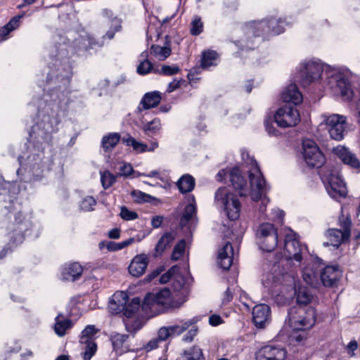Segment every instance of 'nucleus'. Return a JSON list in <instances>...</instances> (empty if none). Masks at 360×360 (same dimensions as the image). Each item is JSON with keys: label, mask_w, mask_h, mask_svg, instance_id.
Returning <instances> with one entry per match:
<instances>
[{"label": "nucleus", "mask_w": 360, "mask_h": 360, "mask_svg": "<svg viewBox=\"0 0 360 360\" xmlns=\"http://www.w3.org/2000/svg\"><path fill=\"white\" fill-rule=\"evenodd\" d=\"M342 276V272L336 266H327L320 272V278L325 286H333Z\"/></svg>", "instance_id": "17"}, {"label": "nucleus", "mask_w": 360, "mask_h": 360, "mask_svg": "<svg viewBox=\"0 0 360 360\" xmlns=\"http://www.w3.org/2000/svg\"><path fill=\"white\" fill-rule=\"evenodd\" d=\"M135 240L134 238H129L124 241L116 243L114 241H108L106 243V248L109 251H117L120 250L134 243Z\"/></svg>", "instance_id": "47"}, {"label": "nucleus", "mask_w": 360, "mask_h": 360, "mask_svg": "<svg viewBox=\"0 0 360 360\" xmlns=\"http://www.w3.org/2000/svg\"><path fill=\"white\" fill-rule=\"evenodd\" d=\"M223 323H224L223 319H221V317L219 315L212 314L209 317V323L212 326H217Z\"/></svg>", "instance_id": "62"}, {"label": "nucleus", "mask_w": 360, "mask_h": 360, "mask_svg": "<svg viewBox=\"0 0 360 360\" xmlns=\"http://www.w3.org/2000/svg\"><path fill=\"white\" fill-rule=\"evenodd\" d=\"M287 349L282 345L268 344L260 347L255 354L256 360H285Z\"/></svg>", "instance_id": "13"}, {"label": "nucleus", "mask_w": 360, "mask_h": 360, "mask_svg": "<svg viewBox=\"0 0 360 360\" xmlns=\"http://www.w3.org/2000/svg\"><path fill=\"white\" fill-rule=\"evenodd\" d=\"M182 82H183L182 79H173L172 82H171L168 84L167 88V92L172 93L174 91L179 89L180 87Z\"/></svg>", "instance_id": "61"}, {"label": "nucleus", "mask_w": 360, "mask_h": 360, "mask_svg": "<svg viewBox=\"0 0 360 360\" xmlns=\"http://www.w3.org/2000/svg\"><path fill=\"white\" fill-rule=\"evenodd\" d=\"M333 153L344 162V164L348 165L351 167L355 169L360 167L359 160L347 148L342 146H338L333 148Z\"/></svg>", "instance_id": "20"}, {"label": "nucleus", "mask_w": 360, "mask_h": 360, "mask_svg": "<svg viewBox=\"0 0 360 360\" xmlns=\"http://www.w3.org/2000/svg\"><path fill=\"white\" fill-rule=\"evenodd\" d=\"M131 195L134 200V202L137 203H142L144 202L148 201V198L150 195L138 190H134L131 193Z\"/></svg>", "instance_id": "55"}, {"label": "nucleus", "mask_w": 360, "mask_h": 360, "mask_svg": "<svg viewBox=\"0 0 360 360\" xmlns=\"http://www.w3.org/2000/svg\"><path fill=\"white\" fill-rule=\"evenodd\" d=\"M214 205L224 210L227 217L234 221L239 218L241 205L238 197L226 187L219 188L214 198Z\"/></svg>", "instance_id": "8"}, {"label": "nucleus", "mask_w": 360, "mask_h": 360, "mask_svg": "<svg viewBox=\"0 0 360 360\" xmlns=\"http://www.w3.org/2000/svg\"><path fill=\"white\" fill-rule=\"evenodd\" d=\"M103 15L106 18L105 23L107 26L110 27V29L103 38L107 37L108 39H112L115 32H119L122 27L121 20L114 16L112 11L108 9L103 11Z\"/></svg>", "instance_id": "25"}, {"label": "nucleus", "mask_w": 360, "mask_h": 360, "mask_svg": "<svg viewBox=\"0 0 360 360\" xmlns=\"http://www.w3.org/2000/svg\"><path fill=\"white\" fill-rule=\"evenodd\" d=\"M128 300L129 297L127 292L117 291L111 297L108 309L111 314L122 313Z\"/></svg>", "instance_id": "19"}, {"label": "nucleus", "mask_w": 360, "mask_h": 360, "mask_svg": "<svg viewBox=\"0 0 360 360\" xmlns=\"http://www.w3.org/2000/svg\"><path fill=\"white\" fill-rule=\"evenodd\" d=\"M72 322L68 319L63 317L61 314H59L55 318L54 331L59 337H63L65 335L66 331L71 328Z\"/></svg>", "instance_id": "31"}, {"label": "nucleus", "mask_w": 360, "mask_h": 360, "mask_svg": "<svg viewBox=\"0 0 360 360\" xmlns=\"http://www.w3.org/2000/svg\"><path fill=\"white\" fill-rule=\"evenodd\" d=\"M233 254L232 245L229 242H226L218 252V264L219 266L224 270H228L233 263Z\"/></svg>", "instance_id": "21"}, {"label": "nucleus", "mask_w": 360, "mask_h": 360, "mask_svg": "<svg viewBox=\"0 0 360 360\" xmlns=\"http://www.w3.org/2000/svg\"><path fill=\"white\" fill-rule=\"evenodd\" d=\"M288 317L293 330H305L314 325L316 314L313 307H295L290 309Z\"/></svg>", "instance_id": "9"}, {"label": "nucleus", "mask_w": 360, "mask_h": 360, "mask_svg": "<svg viewBox=\"0 0 360 360\" xmlns=\"http://www.w3.org/2000/svg\"><path fill=\"white\" fill-rule=\"evenodd\" d=\"M300 120L298 110L291 105H284L274 114V122L279 127L287 128L297 125Z\"/></svg>", "instance_id": "12"}, {"label": "nucleus", "mask_w": 360, "mask_h": 360, "mask_svg": "<svg viewBox=\"0 0 360 360\" xmlns=\"http://www.w3.org/2000/svg\"><path fill=\"white\" fill-rule=\"evenodd\" d=\"M321 267L316 262L311 266H305L302 270V278L304 281L311 286H316L319 282Z\"/></svg>", "instance_id": "23"}, {"label": "nucleus", "mask_w": 360, "mask_h": 360, "mask_svg": "<svg viewBox=\"0 0 360 360\" xmlns=\"http://www.w3.org/2000/svg\"><path fill=\"white\" fill-rule=\"evenodd\" d=\"M289 25L290 22L281 18H272L269 20L250 22L243 27L245 37L238 41V43L242 46V50L245 47L252 49L254 45L251 41L252 37H256L264 34L277 35L283 33L285 26Z\"/></svg>", "instance_id": "6"}, {"label": "nucleus", "mask_w": 360, "mask_h": 360, "mask_svg": "<svg viewBox=\"0 0 360 360\" xmlns=\"http://www.w3.org/2000/svg\"><path fill=\"white\" fill-rule=\"evenodd\" d=\"M129 335L113 332L110 335L112 350L116 355H122L131 350L129 342Z\"/></svg>", "instance_id": "16"}, {"label": "nucleus", "mask_w": 360, "mask_h": 360, "mask_svg": "<svg viewBox=\"0 0 360 360\" xmlns=\"http://www.w3.org/2000/svg\"><path fill=\"white\" fill-rule=\"evenodd\" d=\"M120 217L124 220L130 221L138 218V214L134 211H131L126 207H122L120 211Z\"/></svg>", "instance_id": "56"}, {"label": "nucleus", "mask_w": 360, "mask_h": 360, "mask_svg": "<svg viewBox=\"0 0 360 360\" xmlns=\"http://www.w3.org/2000/svg\"><path fill=\"white\" fill-rule=\"evenodd\" d=\"M96 204V200L91 196H86L80 202V210L84 212H89L94 210Z\"/></svg>", "instance_id": "53"}, {"label": "nucleus", "mask_w": 360, "mask_h": 360, "mask_svg": "<svg viewBox=\"0 0 360 360\" xmlns=\"http://www.w3.org/2000/svg\"><path fill=\"white\" fill-rule=\"evenodd\" d=\"M195 321L194 319L186 321L183 322L181 324H176L173 326H167L171 337L177 336L183 333L185 330H186L189 326L192 324L195 323Z\"/></svg>", "instance_id": "42"}, {"label": "nucleus", "mask_w": 360, "mask_h": 360, "mask_svg": "<svg viewBox=\"0 0 360 360\" xmlns=\"http://www.w3.org/2000/svg\"><path fill=\"white\" fill-rule=\"evenodd\" d=\"M180 69L178 66L163 65L161 72L165 75H174L179 72Z\"/></svg>", "instance_id": "59"}, {"label": "nucleus", "mask_w": 360, "mask_h": 360, "mask_svg": "<svg viewBox=\"0 0 360 360\" xmlns=\"http://www.w3.org/2000/svg\"><path fill=\"white\" fill-rule=\"evenodd\" d=\"M160 341L156 338L150 340L145 346L144 349L146 352H150L153 349H156L158 347V344Z\"/></svg>", "instance_id": "63"}, {"label": "nucleus", "mask_w": 360, "mask_h": 360, "mask_svg": "<svg viewBox=\"0 0 360 360\" xmlns=\"http://www.w3.org/2000/svg\"><path fill=\"white\" fill-rule=\"evenodd\" d=\"M354 117L356 124L360 126V98L356 103Z\"/></svg>", "instance_id": "64"}, {"label": "nucleus", "mask_w": 360, "mask_h": 360, "mask_svg": "<svg viewBox=\"0 0 360 360\" xmlns=\"http://www.w3.org/2000/svg\"><path fill=\"white\" fill-rule=\"evenodd\" d=\"M189 276H183L176 272L172 278V285L175 291H180L182 290L188 282Z\"/></svg>", "instance_id": "45"}, {"label": "nucleus", "mask_w": 360, "mask_h": 360, "mask_svg": "<svg viewBox=\"0 0 360 360\" xmlns=\"http://www.w3.org/2000/svg\"><path fill=\"white\" fill-rule=\"evenodd\" d=\"M186 246V240L184 239H181L174 248L172 254V259L174 261L178 260L184 253Z\"/></svg>", "instance_id": "50"}, {"label": "nucleus", "mask_w": 360, "mask_h": 360, "mask_svg": "<svg viewBox=\"0 0 360 360\" xmlns=\"http://www.w3.org/2000/svg\"><path fill=\"white\" fill-rule=\"evenodd\" d=\"M195 186V180L189 174L182 175L176 182V186L181 193L191 192Z\"/></svg>", "instance_id": "30"}, {"label": "nucleus", "mask_w": 360, "mask_h": 360, "mask_svg": "<svg viewBox=\"0 0 360 360\" xmlns=\"http://www.w3.org/2000/svg\"><path fill=\"white\" fill-rule=\"evenodd\" d=\"M281 98L285 103H292L297 105L303 100L302 94L295 84H290L286 86L281 94Z\"/></svg>", "instance_id": "24"}, {"label": "nucleus", "mask_w": 360, "mask_h": 360, "mask_svg": "<svg viewBox=\"0 0 360 360\" xmlns=\"http://www.w3.org/2000/svg\"><path fill=\"white\" fill-rule=\"evenodd\" d=\"M296 70L298 79L304 87L319 80L322 72L325 71L328 85L334 94L340 96L346 101L353 98L354 92L349 81L352 72L347 68H332L322 63L317 58H312L302 60Z\"/></svg>", "instance_id": "3"}, {"label": "nucleus", "mask_w": 360, "mask_h": 360, "mask_svg": "<svg viewBox=\"0 0 360 360\" xmlns=\"http://www.w3.org/2000/svg\"><path fill=\"white\" fill-rule=\"evenodd\" d=\"M161 129V123L159 119H153L143 127V130L148 136H153L159 133Z\"/></svg>", "instance_id": "43"}, {"label": "nucleus", "mask_w": 360, "mask_h": 360, "mask_svg": "<svg viewBox=\"0 0 360 360\" xmlns=\"http://www.w3.org/2000/svg\"><path fill=\"white\" fill-rule=\"evenodd\" d=\"M170 333L168 329V327L164 326L161 327L158 332V337L157 338L160 341L163 342L167 340L169 338H170Z\"/></svg>", "instance_id": "60"}, {"label": "nucleus", "mask_w": 360, "mask_h": 360, "mask_svg": "<svg viewBox=\"0 0 360 360\" xmlns=\"http://www.w3.org/2000/svg\"><path fill=\"white\" fill-rule=\"evenodd\" d=\"M179 270V267L177 265H174L172 266L165 274H162L160 278L159 281L161 283H167L169 281H172L173 276L174 274L178 272Z\"/></svg>", "instance_id": "54"}, {"label": "nucleus", "mask_w": 360, "mask_h": 360, "mask_svg": "<svg viewBox=\"0 0 360 360\" xmlns=\"http://www.w3.org/2000/svg\"><path fill=\"white\" fill-rule=\"evenodd\" d=\"M20 189L16 182L5 181L0 177V196L8 211L6 217L1 221V228L8 238V245L15 247L23 243L26 237L37 238L41 231V224L34 221L32 213L18 201Z\"/></svg>", "instance_id": "2"}, {"label": "nucleus", "mask_w": 360, "mask_h": 360, "mask_svg": "<svg viewBox=\"0 0 360 360\" xmlns=\"http://www.w3.org/2000/svg\"><path fill=\"white\" fill-rule=\"evenodd\" d=\"M350 221L347 219L342 224V230L331 229L328 231L329 243H324L326 245H332L338 248L341 243L347 240L350 235Z\"/></svg>", "instance_id": "14"}, {"label": "nucleus", "mask_w": 360, "mask_h": 360, "mask_svg": "<svg viewBox=\"0 0 360 360\" xmlns=\"http://www.w3.org/2000/svg\"><path fill=\"white\" fill-rule=\"evenodd\" d=\"M22 17V15H17L13 17L0 30V40H5L10 32L20 26V20Z\"/></svg>", "instance_id": "38"}, {"label": "nucleus", "mask_w": 360, "mask_h": 360, "mask_svg": "<svg viewBox=\"0 0 360 360\" xmlns=\"http://www.w3.org/2000/svg\"><path fill=\"white\" fill-rule=\"evenodd\" d=\"M141 307V300L139 297L133 298L130 302L127 301L123 311L122 314L126 318H132L139 311Z\"/></svg>", "instance_id": "34"}, {"label": "nucleus", "mask_w": 360, "mask_h": 360, "mask_svg": "<svg viewBox=\"0 0 360 360\" xmlns=\"http://www.w3.org/2000/svg\"><path fill=\"white\" fill-rule=\"evenodd\" d=\"M187 202L188 204L184 209L179 223L181 226H186L189 221H193L196 217L197 207L194 195H189L187 198Z\"/></svg>", "instance_id": "26"}, {"label": "nucleus", "mask_w": 360, "mask_h": 360, "mask_svg": "<svg viewBox=\"0 0 360 360\" xmlns=\"http://www.w3.org/2000/svg\"><path fill=\"white\" fill-rule=\"evenodd\" d=\"M122 141L126 146L132 147L133 150L136 153H142L147 151L148 146L146 144L136 141L129 134L123 136L122 138Z\"/></svg>", "instance_id": "36"}, {"label": "nucleus", "mask_w": 360, "mask_h": 360, "mask_svg": "<svg viewBox=\"0 0 360 360\" xmlns=\"http://www.w3.org/2000/svg\"><path fill=\"white\" fill-rule=\"evenodd\" d=\"M161 98V94L158 91L145 94L139 103L138 111L141 112L142 110L156 107L160 103Z\"/></svg>", "instance_id": "28"}, {"label": "nucleus", "mask_w": 360, "mask_h": 360, "mask_svg": "<svg viewBox=\"0 0 360 360\" xmlns=\"http://www.w3.org/2000/svg\"><path fill=\"white\" fill-rule=\"evenodd\" d=\"M307 254V248L300 244L295 233H288L285 238L284 252L283 257H279L271 263L269 262L265 265L266 272L263 274L262 284L273 297H280L281 280L283 277L285 271L280 269V264L285 261L292 262L294 265H300L303 257Z\"/></svg>", "instance_id": "4"}, {"label": "nucleus", "mask_w": 360, "mask_h": 360, "mask_svg": "<svg viewBox=\"0 0 360 360\" xmlns=\"http://www.w3.org/2000/svg\"><path fill=\"white\" fill-rule=\"evenodd\" d=\"M148 52L143 51L139 57V64L137 66L136 72L138 74L144 75L149 73L153 69V64L148 60Z\"/></svg>", "instance_id": "37"}, {"label": "nucleus", "mask_w": 360, "mask_h": 360, "mask_svg": "<svg viewBox=\"0 0 360 360\" xmlns=\"http://www.w3.org/2000/svg\"><path fill=\"white\" fill-rule=\"evenodd\" d=\"M101 181L105 189L110 188L115 181L116 176L109 171L101 172Z\"/></svg>", "instance_id": "48"}, {"label": "nucleus", "mask_w": 360, "mask_h": 360, "mask_svg": "<svg viewBox=\"0 0 360 360\" xmlns=\"http://www.w3.org/2000/svg\"><path fill=\"white\" fill-rule=\"evenodd\" d=\"M82 272L83 268L77 262L65 264L60 269L61 278L64 281H75L81 277Z\"/></svg>", "instance_id": "18"}, {"label": "nucleus", "mask_w": 360, "mask_h": 360, "mask_svg": "<svg viewBox=\"0 0 360 360\" xmlns=\"http://www.w3.org/2000/svg\"><path fill=\"white\" fill-rule=\"evenodd\" d=\"M75 35L69 32L65 36L57 37L50 50L45 93L37 102L38 112L30 132L27 151L18 158L20 167L16 173L25 182L39 181L51 169L53 160L50 143L71 101L69 84L73 63L78 57L91 54V50L104 44L87 33Z\"/></svg>", "instance_id": "1"}, {"label": "nucleus", "mask_w": 360, "mask_h": 360, "mask_svg": "<svg viewBox=\"0 0 360 360\" xmlns=\"http://www.w3.org/2000/svg\"><path fill=\"white\" fill-rule=\"evenodd\" d=\"M229 176L233 187L238 191L240 195H245L246 181L242 176L241 171L238 167H234L229 172Z\"/></svg>", "instance_id": "27"}, {"label": "nucleus", "mask_w": 360, "mask_h": 360, "mask_svg": "<svg viewBox=\"0 0 360 360\" xmlns=\"http://www.w3.org/2000/svg\"><path fill=\"white\" fill-rule=\"evenodd\" d=\"M218 61V54L214 51H204L202 55L201 66L203 69H208L211 66H216Z\"/></svg>", "instance_id": "39"}, {"label": "nucleus", "mask_w": 360, "mask_h": 360, "mask_svg": "<svg viewBox=\"0 0 360 360\" xmlns=\"http://www.w3.org/2000/svg\"><path fill=\"white\" fill-rule=\"evenodd\" d=\"M237 288L238 285L234 281H233L232 283L226 288V290L221 298L223 304H226L232 300L233 294L235 293Z\"/></svg>", "instance_id": "52"}, {"label": "nucleus", "mask_w": 360, "mask_h": 360, "mask_svg": "<svg viewBox=\"0 0 360 360\" xmlns=\"http://www.w3.org/2000/svg\"><path fill=\"white\" fill-rule=\"evenodd\" d=\"M134 172L131 165L129 163H122L120 168V175L128 176Z\"/></svg>", "instance_id": "58"}, {"label": "nucleus", "mask_w": 360, "mask_h": 360, "mask_svg": "<svg viewBox=\"0 0 360 360\" xmlns=\"http://www.w3.org/2000/svg\"><path fill=\"white\" fill-rule=\"evenodd\" d=\"M294 294L298 307H307V304H309L313 299V295L310 290L306 286L297 287L295 285L294 288Z\"/></svg>", "instance_id": "29"}, {"label": "nucleus", "mask_w": 360, "mask_h": 360, "mask_svg": "<svg viewBox=\"0 0 360 360\" xmlns=\"http://www.w3.org/2000/svg\"><path fill=\"white\" fill-rule=\"evenodd\" d=\"M272 233H277L276 229L272 224L263 223L257 229L256 233L257 243H263L264 238L269 237L272 235Z\"/></svg>", "instance_id": "33"}, {"label": "nucleus", "mask_w": 360, "mask_h": 360, "mask_svg": "<svg viewBox=\"0 0 360 360\" xmlns=\"http://www.w3.org/2000/svg\"><path fill=\"white\" fill-rule=\"evenodd\" d=\"M174 238L175 236L173 233H165L160 238L155 248V257L161 255L165 250L172 244Z\"/></svg>", "instance_id": "32"}, {"label": "nucleus", "mask_w": 360, "mask_h": 360, "mask_svg": "<svg viewBox=\"0 0 360 360\" xmlns=\"http://www.w3.org/2000/svg\"><path fill=\"white\" fill-rule=\"evenodd\" d=\"M259 249L264 252H270L274 250L278 244L277 233H272V235L264 238L263 243H257Z\"/></svg>", "instance_id": "41"}, {"label": "nucleus", "mask_w": 360, "mask_h": 360, "mask_svg": "<svg viewBox=\"0 0 360 360\" xmlns=\"http://www.w3.org/2000/svg\"><path fill=\"white\" fill-rule=\"evenodd\" d=\"M172 307L171 302V292L164 288L156 292H151L145 297L142 308L153 315L163 313L165 309Z\"/></svg>", "instance_id": "10"}, {"label": "nucleus", "mask_w": 360, "mask_h": 360, "mask_svg": "<svg viewBox=\"0 0 360 360\" xmlns=\"http://www.w3.org/2000/svg\"><path fill=\"white\" fill-rule=\"evenodd\" d=\"M148 259L146 255H138L131 260L129 266V272L134 277L142 276L148 266Z\"/></svg>", "instance_id": "22"}, {"label": "nucleus", "mask_w": 360, "mask_h": 360, "mask_svg": "<svg viewBox=\"0 0 360 360\" xmlns=\"http://www.w3.org/2000/svg\"><path fill=\"white\" fill-rule=\"evenodd\" d=\"M97 331L94 326H87L82 332L79 342L94 341L92 338L96 335Z\"/></svg>", "instance_id": "51"}, {"label": "nucleus", "mask_w": 360, "mask_h": 360, "mask_svg": "<svg viewBox=\"0 0 360 360\" xmlns=\"http://www.w3.org/2000/svg\"><path fill=\"white\" fill-rule=\"evenodd\" d=\"M150 52L160 60H164L171 54L170 44L167 41L164 46L153 45L150 48Z\"/></svg>", "instance_id": "40"}, {"label": "nucleus", "mask_w": 360, "mask_h": 360, "mask_svg": "<svg viewBox=\"0 0 360 360\" xmlns=\"http://www.w3.org/2000/svg\"><path fill=\"white\" fill-rule=\"evenodd\" d=\"M242 158L248 169V176L251 188V198L257 202L260 201L259 212L264 214L266 212V205L269 202L266 196L267 186L263 174L256 162V160L249 156L247 153H242Z\"/></svg>", "instance_id": "7"}, {"label": "nucleus", "mask_w": 360, "mask_h": 360, "mask_svg": "<svg viewBox=\"0 0 360 360\" xmlns=\"http://www.w3.org/2000/svg\"><path fill=\"white\" fill-rule=\"evenodd\" d=\"M184 360H205L202 349L198 346H193L184 352Z\"/></svg>", "instance_id": "44"}, {"label": "nucleus", "mask_w": 360, "mask_h": 360, "mask_svg": "<svg viewBox=\"0 0 360 360\" xmlns=\"http://www.w3.org/2000/svg\"><path fill=\"white\" fill-rule=\"evenodd\" d=\"M203 31V22L199 16H194L191 23L190 32L193 36H198Z\"/></svg>", "instance_id": "49"}, {"label": "nucleus", "mask_w": 360, "mask_h": 360, "mask_svg": "<svg viewBox=\"0 0 360 360\" xmlns=\"http://www.w3.org/2000/svg\"><path fill=\"white\" fill-rule=\"evenodd\" d=\"M347 117L339 114L325 115L323 122L332 139L341 141L347 132Z\"/></svg>", "instance_id": "11"}, {"label": "nucleus", "mask_w": 360, "mask_h": 360, "mask_svg": "<svg viewBox=\"0 0 360 360\" xmlns=\"http://www.w3.org/2000/svg\"><path fill=\"white\" fill-rule=\"evenodd\" d=\"M274 122H275L274 120L273 121L270 117L266 118L264 120V126L267 133L269 135L277 136L281 133L274 127Z\"/></svg>", "instance_id": "57"}, {"label": "nucleus", "mask_w": 360, "mask_h": 360, "mask_svg": "<svg viewBox=\"0 0 360 360\" xmlns=\"http://www.w3.org/2000/svg\"><path fill=\"white\" fill-rule=\"evenodd\" d=\"M302 149L303 157L307 165L311 167L321 168L319 174L330 198L339 200L346 197L347 187L339 169L328 165L322 167L325 162V157L315 141L304 139Z\"/></svg>", "instance_id": "5"}, {"label": "nucleus", "mask_w": 360, "mask_h": 360, "mask_svg": "<svg viewBox=\"0 0 360 360\" xmlns=\"http://www.w3.org/2000/svg\"><path fill=\"white\" fill-rule=\"evenodd\" d=\"M121 137L118 133H109L108 135L104 136L101 140V146L103 150L107 152L113 149Z\"/></svg>", "instance_id": "35"}, {"label": "nucleus", "mask_w": 360, "mask_h": 360, "mask_svg": "<svg viewBox=\"0 0 360 360\" xmlns=\"http://www.w3.org/2000/svg\"><path fill=\"white\" fill-rule=\"evenodd\" d=\"M252 321L258 328H264L271 321L270 307L265 304H257L252 309Z\"/></svg>", "instance_id": "15"}, {"label": "nucleus", "mask_w": 360, "mask_h": 360, "mask_svg": "<svg viewBox=\"0 0 360 360\" xmlns=\"http://www.w3.org/2000/svg\"><path fill=\"white\" fill-rule=\"evenodd\" d=\"M82 345H84L83 349H84L82 352L84 360H90L94 355L97 349V345L94 341L80 342Z\"/></svg>", "instance_id": "46"}]
</instances>
